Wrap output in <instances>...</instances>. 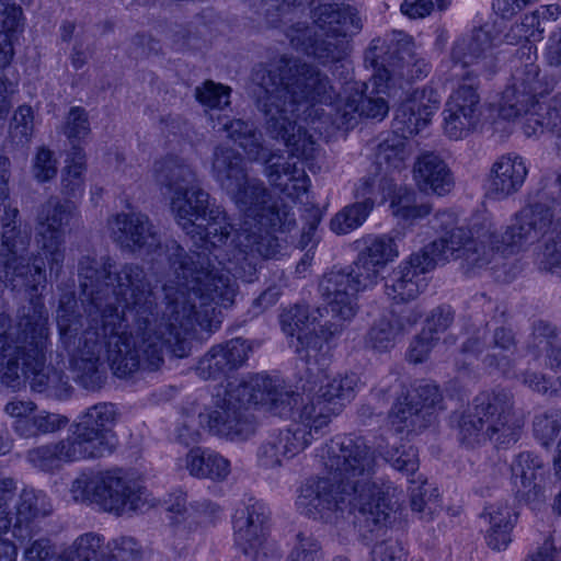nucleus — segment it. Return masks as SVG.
Instances as JSON below:
<instances>
[{
	"instance_id": "1",
	"label": "nucleus",
	"mask_w": 561,
	"mask_h": 561,
	"mask_svg": "<svg viewBox=\"0 0 561 561\" xmlns=\"http://www.w3.org/2000/svg\"><path fill=\"white\" fill-rule=\"evenodd\" d=\"M224 291L218 287L209 291H196L199 299H192L183 290H174L171 286L164 287L165 307L162 311L161 322L146 323V328L138 330L133 321H125L118 312L99 316L98 346L91 357L95 358L94 366L101 375L100 383L87 386L81 378L82 371L77 362L84 355L83 335L78 336L82 327L81 318L77 313L78 302L73 294H65L59 299L56 311L57 325L60 340L67 352L71 355V365L78 381L87 389H99L105 380L102 368L101 351L105 348V360L113 374L118 378H127L139 370L154 371L164 363V350L168 347L176 357H185L190 352L188 336L196 327L211 331L214 325V305L225 308L234 302V289L229 279L217 278Z\"/></svg>"
},
{
	"instance_id": "2",
	"label": "nucleus",
	"mask_w": 561,
	"mask_h": 561,
	"mask_svg": "<svg viewBox=\"0 0 561 561\" xmlns=\"http://www.w3.org/2000/svg\"><path fill=\"white\" fill-rule=\"evenodd\" d=\"M255 105L264 118L266 134L290 148L287 159L268 150L263 174L268 183L290 198L305 194L310 185L304 167L294 158L311 160L317 142L296 121H320L321 105H332L337 93L327 73L298 57L283 55L274 64L253 69Z\"/></svg>"
},
{
	"instance_id": "3",
	"label": "nucleus",
	"mask_w": 561,
	"mask_h": 561,
	"mask_svg": "<svg viewBox=\"0 0 561 561\" xmlns=\"http://www.w3.org/2000/svg\"><path fill=\"white\" fill-rule=\"evenodd\" d=\"M327 476L306 480L298 508L313 519L332 522L344 512L355 513V526L370 539L386 528L390 517L387 494L373 481L376 459L360 436H339L321 448Z\"/></svg>"
},
{
	"instance_id": "4",
	"label": "nucleus",
	"mask_w": 561,
	"mask_h": 561,
	"mask_svg": "<svg viewBox=\"0 0 561 561\" xmlns=\"http://www.w3.org/2000/svg\"><path fill=\"white\" fill-rule=\"evenodd\" d=\"M78 274L80 287L85 300L89 301L88 327L84 329L82 354L84 358L77 362L81 369V378L87 386H95L101 375L94 366L92 348L98 346L99 316L105 312H118L125 321H133L138 330L145 324L161 322L157 297L152 283L142 266L126 263L113 270V265L99 263L90 256L79 261Z\"/></svg>"
},
{
	"instance_id": "5",
	"label": "nucleus",
	"mask_w": 561,
	"mask_h": 561,
	"mask_svg": "<svg viewBox=\"0 0 561 561\" xmlns=\"http://www.w3.org/2000/svg\"><path fill=\"white\" fill-rule=\"evenodd\" d=\"M366 67L374 73L369 83L356 82L342 104L330 113L332 124L339 129L356 125L357 115L368 118H383L389 106L379 93H385L390 81H412L426 77L430 65L417 50L413 38L402 31H392L383 38H374L365 51Z\"/></svg>"
},
{
	"instance_id": "6",
	"label": "nucleus",
	"mask_w": 561,
	"mask_h": 561,
	"mask_svg": "<svg viewBox=\"0 0 561 561\" xmlns=\"http://www.w3.org/2000/svg\"><path fill=\"white\" fill-rule=\"evenodd\" d=\"M108 229L113 240L129 252H145L147 254L157 253L158 256H164L169 268L175 277L174 290H183L191 295L192 299H199L196 291H209L207 287L224 291L217 278L226 277L233 285L234 297L238 294V284L236 276L231 275L230 270L221 266L218 255L205 250L201 252H186L184 248L174 240L161 244L160 236L151 224L147 215L140 213H121L108 219Z\"/></svg>"
},
{
	"instance_id": "7",
	"label": "nucleus",
	"mask_w": 561,
	"mask_h": 561,
	"mask_svg": "<svg viewBox=\"0 0 561 561\" xmlns=\"http://www.w3.org/2000/svg\"><path fill=\"white\" fill-rule=\"evenodd\" d=\"M294 397L282 389L278 378L257 374L236 386H231L214 408L199 414V423L215 436L231 442H244L256 432L253 405H262L278 416L291 412Z\"/></svg>"
},
{
	"instance_id": "8",
	"label": "nucleus",
	"mask_w": 561,
	"mask_h": 561,
	"mask_svg": "<svg viewBox=\"0 0 561 561\" xmlns=\"http://www.w3.org/2000/svg\"><path fill=\"white\" fill-rule=\"evenodd\" d=\"M524 425L514 394L502 388L480 391L457 416L458 439L468 447L490 442L507 448L519 440Z\"/></svg>"
},
{
	"instance_id": "9",
	"label": "nucleus",
	"mask_w": 561,
	"mask_h": 561,
	"mask_svg": "<svg viewBox=\"0 0 561 561\" xmlns=\"http://www.w3.org/2000/svg\"><path fill=\"white\" fill-rule=\"evenodd\" d=\"M312 18V24L297 22L286 30L290 46L322 65L342 60L347 50L345 38L363 27L357 11L350 5L327 3L317 7Z\"/></svg>"
},
{
	"instance_id": "10",
	"label": "nucleus",
	"mask_w": 561,
	"mask_h": 561,
	"mask_svg": "<svg viewBox=\"0 0 561 561\" xmlns=\"http://www.w3.org/2000/svg\"><path fill=\"white\" fill-rule=\"evenodd\" d=\"M47 311L43 304L31 301L20 317V329L23 333L21 357L22 381L30 379L31 387L37 392L64 398L68 396L70 386L64 371L46 367V348L48 341Z\"/></svg>"
},
{
	"instance_id": "11",
	"label": "nucleus",
	"mask_w": 561,
	"mask_h": 561,
	"mask_svg": "<svg viewBox=\"0 0 561 561\" xmlns=\"http://www.w3.org/2000/svg\"><path fill=\"white\" fill-rule=\"evenodd\" d=\"M439 103L438 94L431 88L416 89L400 103L393 118L394 135L380 142L376 152V163L383 174L390 175L405 168L410 156L405 138L428 125Z\"/></svg>"
},
{
	"instance_id": "12",
	"label": "nucleus",
	"mask_w": 561,
	"mask_h": 561,
	"mask_svg": "<svg viewBox=\"0 0 561 561\" xmlns=\"http://www.w3.org/2000/svg\"><path fill=\"white\" fill-rule=\"evenodd\" d=\"M141 488L123 469L81 472L70 488L72 499L94 503L105 512L122 515L138 508Z\"/></svg>"
},
{
	"instance_id": "13",
	"label": "nucleus",
	"mask_w": 561,
	"mask_h": 561,
	"mask_svg": "<svg viewBox=\"0 0 561 561\" xmlns=\"http://www.w3.org/2000/svg\"><path fill=\"white\" fill-rule=\"evenodd\" d=\"M116 419L115 405L101 402L87 409L70 426L69 436L85 459L101 458L115 450L117 438L113 427Z\"/></svg>"
},
{
	"instance_id": "14",
	"label": "nucleus",
	"mask_w": 561,
	"mask_h": 561,
	"mask_svg": "<svg viewBox=\"0 0 561 561\" xmlns=\"http://www.w3.org/2000/svg\"><path fill=\"white\" fill-rule=\"evenodd\" d=\"M355 283L345 268L332 270L321 277L319 293L330 316L323 329L324 336L339 337L355 318L360 291Z\"/></svg>"
},
{
	"instance_id": "15",
	"label": "nucleus",
	"mask_w": 561,
	"mask_h": 561,
	"mask_svg": "<svg viewBox=\"0 0 561 561\" xmlns=\"http://www.w3.org/2000/svg\"><path fill=\"white\" fill-rule=\"evenodd\" d=\"M228 195L240 210L257 224L283 232L289 231L296 224L291 208L274 202L271 192L260 179L248 175Z\"/></svg>"
},
{
	"instance_id": "16",
	"label": "nucleus",
	"mask_w": 561,
	"mask_h": 561,
	"mask_svg": "<svg viewBox=\"0 0 561 561\" xmlns=\"http://www.w3.org/2000/svg\"><path fill=\"white\" fill-rule=\"evenodd\" d=\"M71 201L49 197L37 215V243L48 260L50 277L58 279L65 261V227L75 214Z\"/></svg>"
},
{
	"instance_id": "17",
	"label": "nucleus",
	"mask_w": 561,
	"mask_h": 561,
	"mask_svg": "<svg viewBox=\"0 0 561 561\" xmlns=\"http://www.w3.org/2000/svg\"><path fill=\"white\" fill-rule=\"evenodd\" d=\"M556 210V201L549 199L545 190L537 192L535 199L515 214L513 224L503 233V252L513 253L538 241L550 230Z\"/></svg>"
},
{
	"instance_id": "18",
	"label": "nucleus",
	"mask_w": 561,
	"mask_h": 561,
	"mask_svg": "<svg viewBox=\"0 0 561 561\" xmlns=\"http://www.w3.org/2000/svg\"><path fill=\"white\" fill-rule=\"evenodd\" d=\"M496 39L493 26L484 24L454 42L450 51L453 62L462 69L470 68L461 75L463 81H471L480 76L489 78L496 71Z\"/></svg>"
},
{
	"instance_id": "19",
	"label": "nucleus",
	"mask_w": 561,
	"mask_h": 561,
	"mask_svg": "<svg viewBox=\"0 0 561 561\" xmlns=\"http://www.w3.org/2000/svg\"><path fill=\"white\" fill-rule=\"evenodd\" d=\"M549 91V85L540 78V69L530 54L526 61L516 67L513 83L503 92L501 115L507 119L524 117L535 104H540L538 96Z\"/></svg>"
},
{
	"instance_id": "20",
	"label": "nucleus",
	"mask_w": 561,
	"mask_h": 561,
	"mask_svg": "<svg viewBox=\"0 0 561 561\" xmlns=\"http://www.w3.org/2000/svg\"><path fill=\"white\" fill-rule=\"evenodd\" d=\"M310 444V433L299 426L273 432L257 446L256 465L264 470L279 469L285 460L293 459Z\"/></svg>"
},
{
	"instance_id": "21",
	"label": "nucleus",
	"mask_w": 561,
	"mask_h": 561,
	"mask_svg": "<svg viewBox=\"0 0 561 561\" xmlns=\"http://www.w3.org/2000/svg\"><path fill=\"white\" fill-rule=\"evenodd\" d=\"M432 262L421 251L412 253L385 277V294L396 302L415 299L425 287L422 275L433 270Z\"/></svg>"
},
{
	"instance_id": "22",
	"label": "nucleus",
	"mask_w": 561,
	"mask_h": 561,
	"mask_svg": "<svg viewBox=\"0 0 561 561\" xmlns=\"http://www.w3.org/2000/svg\"><path fill=\"white\" fill-rule=\"evenodd\" d=\"M515 496L537 507L546 501L545 480L547 469L543 461L530 451L518 454L511 465Z\"/></svg>"
},
{
	"instance_id": "23",
	"label": "nucleus",
	"mask_w": 561,
	"mask_h": 561,
	"mask_svg": "<svg viewBox=\"0 0 561 561\" xmlns=\"http://www.w3.org/2000/svg\"><path fill=\"white\" fill-rule=\"evenodd\" d=\"M250 343L236 337L226 343L217 344L198 360L197 375L204 380H221L239 369L248 359Z\"/></svg>"
},
{
	"instance_id": "24",
	"label": "nucleus",
	"mask_w": 561,
	"mask_h": 561,
	"mask_svg": "<svg viewBox=\"0 0 561 561\" xmlns=\"http://www.w3.org/2000/svg\"><path fill=\"white\" fill-rule=\"evenodd\" d=\"M268 513L264 504L249 500L237 510L233 519L234 540L247 556L257 557L267 538Z\"/></svg>"
},
{
	"instance_id": "25",
	"label": "nucleus",
	"mask_w": 561,
	"mask_h": 561,
	"mask_svg": "<svg viewBox=\"0 0 561 561\" xmlns=\"http://www.w3.org/2000/svg\"><path fill=\"white\" fill-rule=\"evenodd\" d=\"M20 322L16 328L4 312L0 313V378L7 387L16 389L22 383L21 357L27 346L23 344Z\"/></svg>"
},
{
	"instance_id": "26",
	"label": "nucleus",
	"mask_w": 561,
	"mask_h": 561,
	"mask_svg": "<svg viewBox=\"0 0 561 561\" xmlns=\"http://www.w3.org/2000/svg\"><path fill=\"white\" fill-rule=\"evenodd\" d=\"M413 180L420 192L445 196L455 186L454 174L446 161L434 151L421 152L413 163Z\"/></svg>"
},
{
	"instance_id": "27",
	"label": "nucleus",
	"mask_w": 561,
	"mask_h": 561,
	"mask_svg": "<svg viewBox=\"0 0 561 561\" xmlns=\"http://www.w3.org/2000/svg\"><path fill=\"white\" fill-rule=\"evenodd\" d=\"M280 382L282 389L294 397L291 412L286 416L294 420L290 426H299L309 432L312 442L316 439V436L329 425L332 415L339 413V409L327 404L318 394L311 398L308 397L305 400L299 393L285 386L282 380Z\"/></svg>"
},
{
	"instance_id": "28",
	"label": "nucleus",
	"mask_w": 561,
	"mask_h": 561,
	"mask_svg": "<svg viewBox=\"0 0 561 561\" xmlns=\"http://www.w3.org/2000/svg\"><path fill=\"white\" fill-rule=\"evenodd\" d=\"M527 173V167L520 156L503 154L491 168L489 191L496 198H506L522 188Z\"/></svg>"
},
{
	"instance_id": "29",
	"label": "nucleus",
	"mask_w": 561,
	"mask_h": 561,
	"mask_svg": "<svg viewBox=\"0 0 561 561\" xmlns=\"http://www.w3.org/2000/svg\"><path fill=\"white\" fill-rule=\"evenodd\" d=\"M170 206L179 226L191 234L198 222L204 221L210 208L209 194L196 183L182 193L172 195Z\"/></svg>"
},
{
	"instance_id": "30",
	"label": "nucleus",
	"mask_w": 561,
	"mask_h": 561,
	"mask_svg": "<svg viewBox=\"0 0 561 561\" xmlns=\"http://www.w3.org/2000/svg\"><path fill=\"white\" fill-rule=\"evenodd\" d=\"M527 352L545 367L561 370L560 330L551 323L537 321L527 342Z\"/></svg>"
},
{
	"instance_id": "31",
	"label": "nucleus",
	"mask_w": 561,
	"mask_h": 561,
	"mask_svg": "<svg viewBox=\"0 0 561 561\" xmlns=\"http://www.w3.org/2000/svg\"><path fill=\"white\" fill-rule=\"evenodd\" d=\"M0 266L8 286L14 289L30 288L36 291L38 286L46 282L44 262L35 257L31 264L19 253L2 257Z\"/></svg>"
},
{
	"instance_id": "32",
	"label": "nucleus",
	"mask_w": 561,
	"mask_h": 561,
	"mask_svg": "<svg viewBox=\"0 0 561 561\" xmlns=\"http://www.w3.org/2000/svg\"><path fill=\"white\" fill-rule=\"evenodd\" d=\"M211 174L228 194L248 176L243 157L233 148L217 146L213 153Z\"/></svg>"
},
{
	"instance_id": "33",
	"label": "nucleus",
	"mask_w": 561,
	"mask_h": 561,
	"mask_svg": "<svg viewBox=\"0 0 561 561\" xmlns=\"http://www.w3.org/2000/svg\"><path fill=\"white\" fill-rule=\"evenodd\" d=\"M26 459L37 469L53 471L59 469L65 462H73L85 458L68 435L57 443L30 449L26 454Z\"/></svg>"
},
{
	"instance_id": "34",
	"label": "nucleus",
	"mask_w": 561,
	"mask_h": 561,
	"mask_svg": "<svg viewBox=\"0 0 561 561\" xmlns=\"http://www.w3.org/2000/svg\"><path fill=\"white\" fill-rule=\"evenodd\" d=\"M153 173L157 185L171 196L196 184L193 169L178 157L170 156L157 161Z\"/></svg>"
},
{
	"instance_id": "35",
	"label": "nucleus",
	"mask_w": 561,
	"mask_h": 561,
	"mask_svg": "<svg viewBox=\"0 0 561 561\" xmlns=\"http://www.w3.org/2000/svg\"><path fill=\"white\" fill-rule=\"evenodd\" d=\"M222 130L244 151L249 161L257 162L268 156L270 149L263 145L262 134L253 123L234 118L224 123Z\"/></svg>"
},
{
	"instance_id": "36",
	"label": "nucleus",
	"mask_w": 561,
	"mask_h": 561,
	"mask_svg": "<svg viewBox=\"0 0 561 561\" xmlns=\"http://www.w3.org/2000/svg\"><path fill=\"white\" fill-rule=\"evenodd\" d=\"M481 517L489 520L486 543L493 550L505 549L511 542V531L516 522V515L506 503H496L485 507Z\"/></svg>"
},
{
	"instance_id": "37",
	"label": "nucleus",
	"mask_w": 561,
	"mask_h": 561,
	"mask_svg": "<svg viewBox=\"0 0 561 561\" xmlns=\"http://www.w3.org/2000/svg\"><path fill=\"white\" fill-rule=\"evenodd\" d=\"M186 469L193 477L221 481L230 473V462L215 451L194 448L186 455Z\"/></svg>"
},
{
	"instance_id": "38",
	"label": "nucleus",
	"mask_w": 561,
	"mask_h": 561,
	"mask_svg": "<svg viewBox=\"0 0 561 561\" xmlns=\"http://www.w3.org/2000/svg\"><path fill=\"white\" fill-rule=\"evenodd\" d=\"M233 231L234 226L230 222L226 211L214 205L207 210L204 221H199L190 236L204 241L205 245L210 244L218 248L226 243ZM205 250H208L207 247Z\"/></svg>"
},
{
	"instance_id": "39",
	"label": "nucleus",
	"mask_w": 561,
	"mask_h": 561,
	"mask_svg": "<svg viewBox=\"0 0 561 561\" xmlns=\"http://www.w3.org/2000/svg\"><path fill=\"white\" fill-rule=\"evenodd\" d=\"M268 229L275 231L272 227L255 224L254 227H243L237 232V247L259 260L275 256L279 250L277 239L268 232Z\"/></svg>"
},
{
	"instance_id": "40",
	"label": "nucleus",
	"mask_w": 561,
	"mask_h": 561,
	"mask_svg": "<svg viewBox=\"0 0 561 561\" xmlns=\"http://www.w3.org/2000/svg\"><path fill=\"white\" fill-rule=\"evenodd\" d=\"M472 240L466 229L455 228L442 238L424 247L421 252L427 260L433 259L432 263L434 268L437 264L445 263L450 259H461L466 251L467 243Z\"/></svg>"
},
{
	"instance_id": "41",
	"label": "nucleus",
	"mask_w": 561,
	"mask_h": 561,
	"mask_svg": "<svg viewBox=\"0 0 561 561\" xmlns=\"http://www.w3.org/2000/svg\"><path fill=\"white\" fill-rule=\"evenodd\" d=\"M396 190V179L387 174L363 176L355 184V202L373 211L376 204H382Z\"/></svg>"
},
{
	"instance_id": "42",
	"label": "nucleus",
	"mask_w": 561,
	"mask_h": 561,
	"mask_svg": "<svg viewBox=\"0 0 561 561\" xmlns=\"http://www.w3.org/2000/svg\"><path fill=\"white\" fill-rule=\"evenodd\" d=\"M404 331L405 324L396 312L382 316L375 320L367 331L364 337L365 346L380 353L387 352L396 345Z\"/></svg>"
},
{
	"instance_id": "43",
	"label": "nucleus",
	"mask_w": 561,
	"mask_h": 561,
	"mask_svg": "<svg viewBox=\"0 0 561 561\" xmlns=\"http://www.w3.org/2000/svg\"><path fill=\"white\" fill-rule=\"evenodd\" d=\"M480 110L459 105L458 101L448 99L444 110V130L450 139L465 138L478 124Z\"/></svg>"
},
{
	"instance_id": "44",
	"label": "nucleus",
	"mask_w": 561,
	"mask_h": 561,
	"mask_svg": "<svg viewBox=\"0 0 561 561\" xmlns=\"http://www.w3.org/2000/svg\"><path fill=\"white\" fill-rule=\"evenodd\" d=\"M389 417L398 432H414L425 428L432 423L419 409L416 401L410 400L408 392L398 398Z\"/></svg>"
},
{
	"instance_id": "45",
	"label": "nucleus",
	"mask_w": 561,
	"mask_h": 561,
	"mask_svg": "<svg viewBox=\"0 0 561 561\" xmlns=\"http://www.w3.org/2000/svg\"><path fill=\"white\" fill-rule=\"evenodd\" d=\"M357 382L358 378L355 374L336 375L328 378L317 394L327 404L336 407L340 412L344 402H350L354 398Z\"/></svg>"
},
{
	"instance_id": "46",
	"label": "nucleus",
	"mask_w": 561,
	"mask_h": 561,
	"mask_svg": "<svg viewBox=\"0 0 561 561\" xmlns=\"http://www.w3.org/2000/svg\"><path fill=\"white\" fill-rule=\"evenodd\" d=\"M407 392L410 400L416 401L419 409L431 422L434 421L438 411L445 409L443 394L435 383L422 380L415 382Z\"/></svg>"
},
{
	"instance_id": "47",
	"label": "nucleus",
	"mask_w": 561,
	"mask_h": 561,
	"mask_svg": "<svg viewBox=\"0 0 561 561\" xmlns=\"http://www.w3.org/2000/svg\"><path fill=\"white\" fill-rule=\"evenodd\" d=\"M388 198H391L390 208L392 215L404 220L423 218L432 210L430 204H416L415 193L405 187H398L396 185L394 192Z\"/></svg>"
},
{
	"instance_id": "48",
	"label": "nucleus",
	"mask_w": 561,
	"mask_h": 561,
	"mask_svg": "<svg viewBox=\"0 0 561 561\" xmlns=\"http://www.w3.org/2000/svg\"><path fill=\"white\" fill-rule=\"evenodd\" d=\"M38 497L33 490L24 489L15 504V523L13 524V536L19 540L31 538L28 529L30 522L39 514L37 506Z\"/></svg>"
},
{
	"instance_id": "49",
	"label": "nucleus",
	"mask_w": 561,
	"mask_h": 561,
	"mask_svg": "<svg viewBox=\"0 0 561 561\" xmlns=\"http://www.w3.org/2000/svg\"><path fill=\"white\" fill-rule=\"evenodd\" d=\"M484 351H489L488 332L485 329H478L462 343L456 358L457 370L463 374L473 371L476 362Z\"/></svg>"
},
{
	"instance_id": "50",
	"label": "nucleus",
	"mask_w": 561,
	"mask_h": 561,
	"mask_svg": "<svg viewBox=\"0 0 561 561\" xmlns=\"http://www.w3.org/2000/svg\"><path fill=\"white\" fill-rule=\"evenodd\" d=\"M104 538L96 533L79 536L54 561H91L103 547Z\"/></svg>"
},
{
	"instance_id": "51",
	"label": "nucleus",
	"mask_w": 561,
	"mask_h": 561,
	"mask_svg": "<svg viewBox=\"0 0 561 561\" xmlns=\"http://www.w3.org/2000/svg\"><path fill=\"white\" fill-rule=\"evenodd\" d=\"M317 320L318 317H311L307 306L299 304L285 308L279 314L282 331L290 337L297 336L299 332L309 329L310 324Z\"/></svg>"
},
{
	"instance_id": "52",
	"label": "nucleus",
	"mask_w": 561,
	"mask_h": 561,
	"mask_svg": "<svg viewBox=\"0 0 561 561\" xmlns=\"http://www.w3.org/2000/svg\"><path fill=\"white\" fill-rule=\"evenodd\" d=\"M325 322L320 328V333L314 330H305L296 336L295 353L306 363L318 360V356L323 350L324 343L332 341L334 337H327L323 334Z\"/></svg>"
},
{
	"instance_id": "53",
	"label": "nucleus",
	"mask_w": 561,
	"mask_h": 561,
	"mask_svg": "<svg viewBox=\"0 0 561 561\" xmlns=\"http://www.w3.org/2000/svg\"><path fill=\"white\" fill-rule=\"evenodd\" d=\"M369 214L366 207L354 202L335 214L330 222L331 229L337 234H346L362 226Z\"/></svg>"
},
{
	"instance_id": "54",
	"label": "nucleus",
	"mask_w": 561,
	"mask_h": 561,
	"mask_svg": "<svg viewBox=\"0 0 561 561\" xmlns=\"http://www.w3.org/2000/svg\"><path fill=\"white\" fill-rule=\"evenodd\" d=\"M366 248L360 252L375 263L383 267L398 255V247L392 237L387 234L369 237L365 241Z\"/></svg>"
},
{
	"instance_id": "55",
	"label": "nucleus",
	"mask_w": 561,
	"mask_h": 561,
	"mask_svg": "<svg viewBox=\"0 0 561 561\" xmlns=\"http://www.w3.org/2000/svg\"><path fill=\"white\" fill-rule=\"evenodd\" d=\"M410 505L421 518H431L438 510V494L426 483L415 485L410 491Z\"/></svg>"
},
{
	"instance_id": "56",
	"label": "nucleus",
	"mask_w": 561,
	"mask_h": 561,
	"mask_svg": "<svg viewBox=\"0 0 561 561\" xmlns=\"http://www.w3.org/2000/svg\"><path fill=\"white\" fill-rule=\"evenodd\" d=\"M231 89L228 85L207 80L195 89L196 100L209 108H224L230 104Z\"/></svg>"
},
{
	"instance_id": "57",
	"label": "nucleus",
	"mask_w": 561,
	"mask_h": 561,
	"mask_svg": "<svg viewBox=\"0 0 561 561\" xmlns=\"http://www.w3.org/2000/svg\"><path fill=\"white\" fill-rule=\"evenodd\" d=\"M322 557L319 541L311 534L299 531L286 561H322Z\"/></svg>"
},
{
	"instance_id": "58",
	"label": "nucleus",
	"mask_w": 561,
	"mask_h": 561,
	"mask_svg": "<svg viewBox=\"0 0 561 561\" xmlns=\"http://www.w3.org/2000/svg\"><path fill=\"white\" fill-rule=\"evenodd\" d=\"M381 268L380 265L363 253L358 254L357 260L352 265L345 267L348 271V275L356 282L355 284L359 290L376 284Z\"/></svg>"
},
{
	"instance_id": "59",
	"label": "nucleus",
	"mask_w": 561,
	"mask_h": 561,
	"mask_svg": "<svg viewBox=\"0 0 561 561\" xmlns=\"http://www.w3.org/2000/svg\"><path fill=\"white\" fill-rule=\"evenodd\" d=\"M8 217V222L3 225L2 231V250L0 252V256H11L18 254L20 251L25 250L26 243L23 238L20 237V231L18 230V226L15 224V218L19 215V210L16 208H9L5 211Z\"/></svg>"
},
{
	"instance_id": "60",
	"label": "nucleus",
	"mask_w": 561,
	"mask_h": 561,
	"mask_svg": "<svg viewBox=\"0 0 561 561\" xmlns=\"http://www.w3.org/2000/svg\"><path fill=\"white\" fill-rule=\"evenodd\" d=\"M494 249L482 241L472 240L467 243L466 251L461 256V266L466 273L473 272L476 268L486 266L493 259Z\"/></svg>"
},
{
	"instance_id": "61",
	"label": "nucleus",
	"mask_w": 561,
	"mask_h": 561,
	"mask_svg": "<svg viewBox=\"0 0 561 561\" xmlns=\"http://www.w3.org/2000/svg\"><path fill=\"white\" fill-rule=\"evenodd\" d=\"M383 457L396 470L407 476L413 474L419 469L417 449L411 445L389 450Z\"/></svg>"
},
{
	"instance_id": "62",
	"label": "nucleus",
	"mask_w": 561,
	"mask_h": 561,
	"mask_svg": "<svg viewBox=\"0 0 561 561\" xmlns=\"http://www.w3.org/2000/svg\"><path fill=\"white\" fill-rule=\"evenodd\" d=\"M64 134L71 142L83 139L90 134L89 117L83 107L73 106L70 108L64 126Z\"/></svg>"
},
{
	"instance_id": "63",
	"label": "nucleus",
	"mask_w": 561,
	"mask_h": 561,
	"mask_svg": "<svg viewBox=\"0 0 561 561\" xmlns=\"http://www.w3.org/2000/svg\"><path fill=\"white\" fill-rule=\"evenodd\" d=\"M108 558L115 561H141L142 551L139 543L133 537H119L107 545Z\"/></svg>"
},
{
	"instance_id": "64",
	"label": "nucleus",
	"mask_w": 561,
	"mask_h": 561,
	"mask_svg": "<svg viewBox=\"0 0 561 561\" xmlns=\"http://www.w3.org/2000/svg\"><path fill=\"white\" fill-rule=\"evenodd\" d=\"M10 133L14 140L19 144L28 142L33 131V111L31 106H20L12 118Z\"/></svg>"
}]
</instances>
